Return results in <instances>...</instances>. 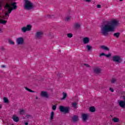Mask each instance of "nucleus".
I'll use <instances>...</instances> for the list:
<instances>
[{
    "label": "nucleus",
    "mask_w": 125,
    "mask_h": 125,
    "mask_svg": "<svg viewBox=\"0 0 125 125\" xmlns=\"http://www.w3.org/2000/svg\"><path fill=\"white\" fill-rule=\"evenodd\" d=\"M16 43L18 45H22L24 43V38L22 37H19L17 38Z\"/></svg>",
    "instance_id": "0eeeda50"
},
{
    "label": "nucleus",
    "mask_w": 125,
    "mask_h": 125,
    "mask_svg": "<svg viewBox=\"0 0 125 125\" xmlns=\"http://www.w3.org/2000/svg\"><path fill=\"white\" fill-rule=\"evenodd\" d=\"M1 68H5V65H1Z\"/></svg>",
    "instance_id": "79ce46f5"
},
{
    "label": "nucleus",
    "mask_w": 125,
    "mask_h": 125,
    "mask_svg": "<svg viewBox=\"0 0 125 125\" xmlns=\"http://www.w3.org/2000/svg\"><path fill=\"white\" fill-rule=\"evenodd\" d=\"M53 117H54V112L52 111L50 114V119L51 121L53 120Z\"/></svg>",
    "instance_id": "aec40b11"
},
{
    "label": "nucleus",
    "mask_w": 125,
    "mask_h": 125,
    "mask_svg": "<svg viewBox=\"0 0 125 125\" xmlns=\"http://www.w3.org/2000/svg\"><path fill=\"white\" fill-rule=\"evenodd\" d=\"M39 99V98L38 97H36V99Z\"/></svg>",
    "instance_id": "c03bdc74"
},
{
    "label": "nucleus",
    "mask_w": 125,
    "mask_h": 125,
    "mask_svg": "<svg viewBox=\"0 0 125 125\" xmlns=\"http://www.w3.org/2000/svg\"><path fill=\"white\" fill-rule=\"evenodd\" d=\"M112 121L113 123H120V119L118 117H114L112 118Z\"/></svg>",
    "instance_id": "dca6fc26"
},
{
    "label": "nucleus",
    "mask_w": 125,
    "mask_h": 125,
    "mask_svg": "<svg viewBox=\"0 0 125 125\" xmlns=\"http://www.w3.org/2000/svg\"><path fill=\"white\" fill-rule=\"evenodd\" d=\"M25 125H28L29 123H28V122H26V123H25Z\"/></svg>",
    "instance_id": "37998d69"
},
{
    "label": "nucleus",
    "mask_w": 125,
    "mask_h": 125,
    "mask_svg": "<svg viewBox=\"0 0 125 125\" xmlns=\"http://www.w3.org/2000/svg\"><path fill=\"white\" fill-rule=\"evenodd\" d=\"M67 37H68V38H73V34L68 33L67 34Z\"/></svg>",
    "instance_id": "cd10ccee"
},
{
    "label": "nucleus",
    "mask_w": 125,
    "mask_h": 125,
    "mask_svg": "<svg viewBox=\"0 0 125 125\" xmlns=\"http://www.w3.org/2000/svg\"><path fill=\"white\" fill-rule=\"evenodd\" d=\"M119 24V21L117 20H112L105 21L101 26V34L103 36H106L109 35V32H115L116 28Z\"/></svg>",
    "instance_id": "f03ea898"
},
{
    "label": "nucleus",
    "mask_w": 125,
    "mask_h": 125,
    "mask_svg": "<svg viewBox=\"0 0 125 125\" xmlns=\"http://www.w3.org/2000/svg\"><path fill=\"white\" fill-rule=\"evenodd\" d=\"M105 53H102L100 54V57H101V56H105Z\"/></svg>",
    "instance_id": "f704fd0d"
},
{
    "label": "nucleus",
    "mask_w": 125,
    "mask_h": 125,
    "mask_svg": "<svg viewBox=\"0 0 125 125\" xmlns=\"http://www.w3.org/2000/svg\"><path fill=\"white\" fill-rule=\"evenodd\" d=\"M89 41H90V40L88 37L83 38V42L84 44H87V43L89 42Z\"/></svg>",
    "instance_id": "ddd939ff"
},
{
    "label": "nucleus",
    "mask_w": 125,
    "mask_h": 125,
    "mask_svg": "<svg viewBox=\"0 0 125 125\" xmlns=\"http://www.w3.org/2000/svg\"><path fill=\"white\" fill-rule=\"evenodd\" d=\"M116 81H117V80H116V79L113 78V79L111 80V82L112 83H116Z\"/></svg>",
    "instance_id": "7c9ffc66"
},
{
    "label": "nucleus",
    "mask_w": 125,
    "mask_h": 125,
    "mask_svg": "<svg viewBox=\"0 0 125 125\" xmlns=\"http://www.w3.org/2000/svg\"><path fill=\"white\" fill-rule=\"evenodd\" d=\"M97 8H101V5H100V4H98V5H97Z\"/></svg>",
    "instance_id": "ea45409f"
},
{
    "label": "nucleus",
    "mask_w": 125,
    "mask_h": 125,
    "mask_svg": "<svg viewBox=\"0 0 125 125\" xmlns=\"http://www.w3.org/2000/svg\"><path fill=\"white\" fill-rule=\"evenodd\" d=\"M120 0V1H123V0Z\"/></svg>",
    "instance_id": "a18cd8bd"
},
{
    "label": "nucleus",
    "mask_w": 125,
    "mask_h": 125,
    "mask_svg": "<svg viewBox=\"0 0 125 125\" xmlns=\"http://www.w3.org/2000/svg\"><path fill=\"white\" fill-rule=\"evenodd\" d=\"M82 117L83 122H86L88 120V114H83Z\"/></svg>",
    "instance_id": "9b49d317"
},
{
    "label": "nucleus",
    "mask_w": 125,
    "mask_h": 125,
    "mask_svg": "<svg viewBox=\"0 0 125 125\" xmlns=\"http://www.w3.org/2000/svg\"><path fill=\"white\" fill-rule=\"evenodd\" d=\"M109 90H110L111 92H114V89H113V88H109Z\"/></svg>",
    "instance_id": "58836bf2"
},
{
    "label": "nucleus",
    "mask_w": 125,
    "mask_h": 125,
    "mask_svg": "<svg viewBox=\"0 0 125 125\" xmlns=\"http://www.w3.org/2000/svg\"><path fill=\"white\" fill-rule=\"evenodd\" d=\"M43 36V32L41 31H38L36 32L35 34V37L36 39L40 40V39H42V37Z\"/></svg>",
    "instance_id": "423d86ee"
},
{
    "label": "nucleus",
    "mask_w": 125,
    "mask_h": 125,
    "mask_svg": "<svg viewBox=\"0 0 125 125\" xmlns=\"http://www.w3.org/2000/svg\"><path fill=\"white\" fill-rule=\"evenodd\" d=\"M94 72L96 74H100V73H101V68L99 67H96L94 69Z\"/></svg>",
    "instance_id": "2eb2a0df"
},
{
    "label": "nucleus",
    "mask_w": 125,
    "mask_h": 125,
    "mask_svg": "<svg viewBox=\"0 0 125 125\" xmlns=\"http://www.w3.org/2000/svg\"><path fill=\"white\" fill-rule=\"evenodd\" d=\"M86 48L87 49V50L89 51V50H91L92 47L90 45H87L86 46Z\"/></svg>",
    "instance_id": "4be33fe9"
},
{
    "label": "nucleus",
    "mask_w": 125,
    "mask_h": 125,
    "mask_svg": "<svg viewBox=\"0 0 125 125\" xmlns=\"http://www.w3.org/2000/svg\"><path fill=\"white\" fill-rule=\"evenodd\" d=\"M89 111L90 112H92V113H94V112H95V107L94 106H91L89 108Z\"/></svg>",
    "instance_id": "6ab92c4d"
},
{
    "label": "nucleus",
    "mask_w": 125,
    "mask_h": 125,
    "mask_svg": "<svg viewBox=\"0 0 125 125\" xmlns=\"http://www.w3.org/2000/svg\"><path fill=\"white\" fill-rule=\"evenodd\" d=\"M25 89H26V90H27V91H29V92H34V91H33V90L28 88L27 87H25Z\"/></svg>",
    "instance_id": "c756f323"
},
{
    "label": "nucleus",
    "mask_w": 125,
    "mask_h": 125,
    "mask_svg": "<svg viewBox=\"0 0 125 125\" xmlns=\"http://www.w3.org/2000/svg\"><path fill=\"white\" fill-rule=\"evenodd\" d=\"M59 109L61 112H63V113H67L69 111V108L63 106H60Z\"/></svg>",
    "instance_id": "6e6552de"
},
{
    "label": "nucleus",
    "mask_w": 125,
    "mask_h": 125,
    "mask_svg": "<svg viewBox=\"0 0 125 125\" xmlns=\"http://www.w3.org/2000/svg\"><path fill=\"white\" fill-rule=\"evenodd\" d=\"M78 120H79V119L78 118L77 116H74L72 117V120L73 121V122H77V121H78Z\"/></svg>",
    "instance_id": "412c9836"
},
{
    "label": "nucleus",
    "mask_w": 125,
    "mask_h": 125,
    "mask_svg": "<svg viewBox=\"0 0 125 125\" xmlns=\"http://www.w3.org/2000/svg\"><path fill=\"white\" fill-rule=\"evenodd\" d=\"M24 9L26 10L32 9L33 7V3L29 0H24Z\"/></svg>",
    "instance_id": "7ed1b4c3"
},
{
    "label": "nucleus",
    "mask_w": 125,
    "mask_h": 125,
    "mask_svg": "<svg viewBox=\"0 0 125 125\" xmlns=\"http://www.w3.org/2000/svg\"><path fill=\"white\" fill-rule=\"evenodd\" d=\"M52 110H53L54 111H55V110H56V105H54L52 106Z\"/></svg>",
    "instance_id": "72a5a7b5"
},
{
    "label": "nucleus",
    "mask_w": 125,
    "mask_h": 125,
    "mask_svg": "<svg viewBox=\"0 0 125 125\" xmlns=\"http://www.w3.org/2000/svg\"><path fill=\"white\" fill-rule=\"evenodd\" d=\"M83 65L84 66H85V67H87L88 68V67H89V65H88V64L87 63H84L83 64Z\"/></svg>",
    "instance_id": "4c0bfd02"
},
{
    "label": "nucleus",
    "mask_w": 125,
    "mask_h": 125,
    "mask_svg": "<svg viewBox=\"0 0 125 125\" xmlns=\"http://www.w3.org/2000/svg\"><path fill=\"white\" fill-rule=\"evenodd\" d=\"M0 108H1V106L0 105Z\"/></svg>",
    "instance_id": "49530a36"
},
{
    "label": "nucleus",
    "mask_w": 125,
    "mask_h": 125,
    "mask_svg": "<svg viewBox=\"0 0 125 125\" xmlns=\"http://www.w3.org/2000/svg\"><path fill=\"white\" fill-rule=\"evenodd\" d=\"M4 31V29H3V28H0V33H3Z\"/></svg>",
    "instance_id": "c9c22d12"
},
{
    "label": "nucleus",
    "mask_w": 125,
    "mask_h": 125,
    "mask_svg": "<svg viewBox=\"0 0 125 125\" xmlns=\"http://www.w3.org/2000/svg\"><path fill=\"white\" fill-rule=\"evenodd\" d=\"M32 29V26L31 25H27L26 27H23L21 28V31L22 33H26V32H29L31 31Z\"/></svg>",
    "instance_id": "39448f33"
},
{
    "label": "nucleus",
    "mask_w": 125,
    "mask_h": 125,
    "mask_svg": "<svg viewBox=\"0 0 125 125\" xmlns=\"http://www.w3.org/2000/svg\"><path fill=\"white\" fill-rule=\"evenodd\" d=\"M72 106L74 108H77V106H78V104L76 102L72 103Z\"/></svg>",
    "instance_id": "393cba45"
},
{
    "label": "nucleus",
    "mask_w": 125,
    "mask_h": 125,
    "mask_svg": "<svg viewBox=\"0 0 125 125\" xmlns=\"http://www.w3.org/2000/svg\"><path fill=\"white\" fill-rule=\"evenodd\" d=\"M86 2H90L91 1V0H84Z\"/></svg>",
    "instance_id": "a19ab883"
},
{
    "label": "nucleus",
    "mask_w": 125,
    "mask_h": 125,
    "mask_svg": "<svg viewBox=\"0 0 125 125\" xmlns=\"http://www.w3.org/2000/svg\"><path fill=\"white\" fill-rule=\"evenodd\" d=\"M46 18H51V15H47L46 16Z\"/></svg>",
    "instance_id": "e433bc0d"
},
{
    "label": "nucleus",
    "mask_w": 125,
    "mask_h": 125,
    "mask_svg": "<svg viewBox=\"0 0 125 125\" xmlns=\"http://www.w3.org/2000/svg\"><path fill=\"white\" fill-rule=\"evenodd\" d=\"M13 120L16 123H18V122H19V117H17V116H15V115H14L13 116Z\"/></svg>",
    "instance_id": "a211bd4d"
},
{
    "label": "nucleus",
    "mask_w": 125,
    "mask_h": 125,
    "mask_svg": "<svg viewBox=\"0 0 125 125\" xmlns=\"http://www.w3.org/2000/svg\"><path fill=\"white\" fill-rule=\"evenodd\" d=\"M3 100H4V103H8V99H7V98L4 97L3 98Z\"/></svg>",
    "instance_id": "c85d7f7f"
},
{
    "label": "nucleus",
    "mask_w": 125,
    "mask_h": 125,
    "mask_svg": "<svg viewBox=\"0 0 125 125\" xmlns=\"http://www.w3.org/2000/svg\"><path fill=\"white\" fill-rule=\"evenodd\" d=\"M118 104L121 108H125V100L124 101H118Z\"/></svg>",
    "instance_id": "f8f14e48"
},
{
    "label": "nucleus",
    "mask_w": 125,
    "mask_h": 125,
    "mask_svg": "<svg viewBox=\"0 0 125 125\" xmlns=\"http://www.w3.org/2000/svg\"><path fill=\"white\" fill-rule=\"evenodd\" d=\"M17 3L16 2H9L4 5L3 0H0V24L2 25H6L7 21L5 19H8L9 14L11 13L12 10H16L17 9ZM4 6V11L0 12L2 9V6Z\"/></svg>",
    "instance_id": "f257e3e1"
},
{
    "label": "nucleus",
    "mask_w": 125,
    "mask_h": 125,
    "mask_svg": "<svg viewBox=\"0 0 125 125\" xmlns=\"http://www.w3.org/2000/svg\"><path fill=\"white\" fill-rule=\"evenodd\" d=\"M81 26H82L81 22H75L73 25V28L74 29H81Z\"/></svg>",
    "instance_id": "1a4fd4ad"
},
{
    "label": "nucleus",
    "mask_w": 125,
    "mask_h": 125,
    "mask_svg": "<svg viewBox=\"0 0 125 125\" xmlns=\"http://www.w3.org/2000/svg\"><path fill=\"white\" fill-rule=\"evenodd\" d=\"M100 48L103 49L104 50H106V51H109V48L105 45H101L100 46Z\"/></svg>",
    "instance_id": "f3484780"
},
{
    "label": "nucleus",
    "mask_w": 125,
    "mask_h": 125,
    "mask_svg": "<svg viewBox=\"0 0 125 125\" xmlns=\"http://www.w3.org/2000/svg\"><path fill=\"white\" fill-rule=\"evenodd\" d=\"M20 114H21V115H24V114H25V110L21 109L20 110Z\"/></svg>",
    "instance_id": "bb28decb"
},
{
    "label": "nucleus",
    "mask_w": 125,
    "mask_h": 125,
    "mask_svg": "<svg viewBox=\"0 0 125 125\" xmlns=\"http://www.w3.org/2000/svg\"><path fill=\"white\" fill-rule=\"evenodd\" d=\"M112 60L113 62H115V63H121L123 61V59L118 55H115L112 57Z\"/></svg>",
    "instance_id": "20e7f679"
},
{
    "label": "nucleus",
    "mask_w": 125,
    "mask_h": 125,
    "mask_svg": "<svg viewBox=\"0 0 125 125\" xmlns=\"http://www.w3.org/2000/svg\"><path fill=\"white\" fill-rule=\"evenodd\" d=\"M12 125H13V124H12Z\"/></svg>",
    "instance_id": "de8ad7c7"
},
{
    "label": "nucleus",
    "mask_w": 125,
    "mask_h": 125,
    "mask_svg": "<svg viewBox=\"0 0 125 125\" xmlns=\"http://www.w3.org/2000/svg\"><path fill=\"white\" fill-rule=\"evenodd\" d=\"M113 36L114 37H116V38H119L120 37V33H116L113 34Z\"/></svg>",
    "instance_id": "a878e982"
},
{
    "label": "nucleus",
    "mask_w": 125,
    "mask_h": 125,
    "mask_svg": "<svg viewBox=\"0 0 125 125\" xmlns=\"http://www.w3.org/2000/svg\"><path fill=\"white\" fill-rule=\"evenodd\" d=\"M72 15H73L72 14H69L66 16V17L64 18L65 21H66V22L69 21L71 17H72Z\"/></svg>",
    "instance_id": "4468645a"
},
{
    "label": "nucleus",
    "mask_w": 125,
    "mask_h": 125,
    "mask_svg": "<svg viewBox=\"0 0 125 125\" xmlns=\"http://www.w3.org/2000/svg\"><path fill=\"white\" fill-rule=\"evenodd\" d=\"M111 53H109L108 54H105V57H107V58H109V57H111Z\"/></svg>",
    "instance_id": "2f4dec72"
},
{
    "label": "nucleus",
    "mask_w": 125,
    "mask_h": 125,
    "mask_svg": "<svg viewBox=\"0 0 125 125\" xmlns=\"http://www.w3.org/2000/svg\"><path fill=\"white\" fill-rule=\"evenodd\" d=\"M41 96L44 98H48V93L46 91H42L41 93Z\"/></svg>",
    "instance_id": "9d476101"
},
{
    "label": "nucleus",
    "mask_w": 125,
    "mask_h": 125,
    "mask_svg": "<svg viewBox=\"0 0 125 125\" xmlns=\"http://www.w3.org/2000/svg\"><path fill=\"white\" fill-rule=\"evenodd\" d=\"M8 42L10 44H13V45H14L15 44V43L14 42H13V41L9 39L8 40Z\"/></svg>",
    "instance_id": "b1692460"
},
{
    "label": "nucleus",
    "mask_w": 125,
    "mask_h": 125,
    "mask_svg": "<svg viewBox=\"0 0 125 125\" xmlns=\"http://www.w3.org/2000/svg\"><path fill=\"white\" fill-rule=\"evenodd\" d=\"M62 100L65 99L67 97V94L66 93H62Z\"/></svg>",
    "instance_id": "5701e85b"
},
{
    "label": "nucleus",
    "mask_w": 125,
    "mask_h": 125,
    "mask_svg": "<svg viewBox=\"0 0 125 125\" xmlns=\"http://www.w3.org/2000/svg\"><path fill=\"white\" fill-rule=\"evenodd\" d=\"M48 37L49 39H51L52 38H53V35L52 34V33H49L48 34Z\"/></svg>",
    "instance_id": "473e14b6"
}]
</instances>
